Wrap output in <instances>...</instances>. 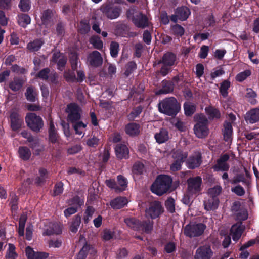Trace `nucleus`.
Wrapping results in <instances>:
<instances>
[{
    "label": "nucleus",
    "instance_id": "a18cd8bd",
    "mask_svg": "<svg viewBox=\"0 0 259 259\" xmlns=\"http://www.w3.org/2000/svg\"><path fill=\"white\" fill-rule=\"evenodd\" d=\"M81 222V217L79 215H76L70 226V230L72 232L75 233L78 230Z\"/></svg>",
    "mask_w": 259,
    "mask_h": 259
},
{
    "label": "nucleus",
    "instance_id": "6e6552de",
    "mask_svg": "<svg viewBox=\"0 0 259 259\" xmlns=\"http://www.w3.org/2000/svg\"><path fill=\"white\" fill-rule=\"evenodd\" d=\"M172 154L175 161L171 165L170 169L173 171L179 170L181 167V163L187 157V153L186 152L178 149L174 150Z\"/></svg>",
    "mask_w": 259,
    "mask_h": 259
},
{
    "label": "nucleus",
    "instance_id": "72a5a7b5",
    "mask_svg": "<svg viewBox=\"0 0 259 259\" xmlns=\"http://www.w3.org/2000/svg\"><path fill=\"white\" fill-rule=\"evenodd\" d=\"M25 95L26 99L30 102H35L37 99V94L36 91L32 87L27 88Z\"/></svg>",
    "mask_w": 259,
    "mask_h": 259
},
{
    "label": "nucleus",
    "instance_id": "f03ea898",
    "mask_svg": "<svg viewBox=\"0 0 259 259\" xmlns=\"http://www.w3.org/2000/svg\"><path fill=\"white\" fill-rule=\"evenodd\" d=\"M158 109L162 113L169 116H174L179 111L180 106L177 100L171 97L161 101L159 103Z\"/></svg>",
    "mask_w": 259,
    "mask_h": 259
},
{
    "label": "nucleus",
    "instance_id": "b1692460",
    "mask_svg": "<svg viewBox=\"0 0 259 259\" xmlns=\"http://www.w3.org/2000/svg\"><path fill=\"white\" fill-rule=\"evenodd\" d=\"M52 61L57 63L59 69L62 70L66 63L67 59L62 54L56 52L53 54Z\"/></svg>",
    "mask_w": 259,
    "mask_h": 259
},
{
    "label": "nucleus",
    "instance_id": "4be33fe9",
    "mask_svg": "<svg viewBox=\"0 0 259 259\" xmlns=\"http://www.w3.org/2000/svg\"><path fill=\"white\" fill-rule=\"evenodd\" d=\"M52 16L53 12L50 10H46L43 12L41 17L42 21L41 27L44 25L47 27H51L52 25Z\"/></svg>",
    "mask_w": 259,
    "mask_h": 259
},
{
    "label": "nucleus",
    "instance_id": "412c9836",
    "mask_svg": "<svg viewBox=\"0 0 259 259\" xmlns=\"http://www.w3.org/2000/svg\"><path fill=\"white\" fill-rule=\"evenodd\" d=\"M201 162L200 153L196 152L188 160L187 165L190 168H194L199 166Z\"/></svg>",
    "mask_w": 259,
    "mask_h": 259
},
{
    "label": "nucleus",
    "instance_id": "423d86ee",
    "mask_svg": "<svg viewBox=\"0 0 259 259\" xmlns=\"http://www.w3.org/2000/svg\"><path fill=\"white\" fill-rule=\"evenodd\" d=\"M27 125L33 131L38 132L44 126L41 118L33 113H28L25 117Z\"/></svg>",
    "mask_w": 259,
    "mask_h": 259
},
{
    "label": "nucleus",
    "instance_id": "5fc2aeb1",
    "mask_svg": "<svg viewBox=\"0 0 259 259\" xmlns=\"http://www.w3.org/2000/svg\"><path fill=\"white\" fill-rule=\"evenodd\" d=\"M251 75V71L249 70H246L243 72L238 73L236 76V79L241 82L244 80L247 77Z\"/></svg>",
    "mask_w": 259,
    "mask_h": 259
},
{
    "label": "nucleus",
    "instance_id": "3c124183",
    "mask_svg": "<svg viewBox=\"0 0 259 259\" xmlns=\"http://www.w3.org/2000/svg\"><path fill=\"white\" fill-rule=\"evenodd\" d=\"M95 212V209L92 207H88L85 211L83 220L85 223H88L92 218Z\"/></svg>",
    "mask_w": 259,
    "mask_h": 259
},
{
    "label": "nucleus",
    "instance_id": "c9c22d12",
    "mask_svg": "<svg viewBox=\"0 0 259 259\" xmlns=\"http://www.w3.org/2000/svg\"><path fill=\"white\" fill-rule=\"evenodd\" d=\"M19 157L24 160H27L31 156V152L30 149L24 146L20 147L18 149Z\"/></svg>",
    "mask_w": 259,
    "mask_h": 259
},
{
    "label": "nucleus",
    "instance_id": "37998d69",
    "mask_svg": "<svg viewBox=\"0 0 259 259\" xmlns=\"http://www.w3.org/2000/svg\"><path fill=\"white\" fill-rule=\"evenodd\" d=\"M246 98L248 101L252 104H255L256 103V93L251 89H247Z\"/></svg>",
    "mask_w": 259,
    "mask_h": 259
},
{
    "label": "nucleus",
    "instance_id": "9b49d317",
    "mask_svg": "<svg viewBox=\"0 0 259 259\" xmlns=\"http://www.w3.org/2000/svg\"><path fill=\"white\" fill-rule=\"evenodd\" d=\"M213 252L209 245H206L199 247L196 251L195 259H210Z\"/></svg>",
    "mask_w": 259,
    "mask_h": 259
},
{
    "label": "nucleus",
    "instance_id": "c85d7f7f",
    "mask_svg": "<svg viewBox=\"0 0 259 259\" xmlns=\"http://www.w3.org/2000/svg\"><path fill=\"white\" fill-rule=\"evenodd\" d=\"M125 131L130 136H137L140 132V126L135 123H129L125 126Z\"/></svg>",
    "mask_w": 259,
    "mask_h": 259
},
{
    "label": "nucleus",
    "instance_id": "f8f14e48",
    "mask_svg": "<svg viewBox=\"0 0 259 259\" xmlns=\"http://www.w3.org/2000/svg\"><path fill=\"white\" fill-rule=\"evenodd\" d=\"M103 13L109 19H114L119 17L121 9L120 8L107 5L102 8Z\"/></svg>",
    "mask_w": 259,
    "mask_h": 259
},
{
    "label": "nucleus",
    "instance_id": "2eb2a0df",
    "mask_svg": "<svg viewBox=\"0 0 259 259\" xmlns=\"http://www.w3.org/2000/svg\"><path fill=\"white\" fill-rule=\"evenodd\" d=\"M87 61L91 65L98 67L102 65L103 58L99 52L94 51L88 55Z\"/></svg>",
    "mask_w": 259,
    "mask_h": 259
},
{
    "label": "nucleus",
    "instance_id": "2f4dec72",
    "mask_svg": "<svg viewBox=\"0 0 259 259\" xmlns=\"http://www.w3.org/2000/svg\"><path fill=\"white\" fill-rule=\"evenodd\" d=\"M64 76L68 80H73L76 79L77 81H81L84 78V74L82 71L79 70L77 71V76H75L74 72H71L70 73L66 72L64 74Z\"/></svg>",
    "mask_w": 259,
    "mask_h": 259
},
{
    "label": "nucleus",
    "instance_id": "09e8293b",
    "mask_svg": "<svg viewBox=\"0 0 259 259\" xmlns=\"http://www.w3.org/2000/svg\"><path fill=\"white\" fill-rule=\"evenodd\" d=\"M184 108L185 114L188 116L192 115L195 111V106L189 102L185 103Z\"/></svg>",
    "mask_w": 259,
    "mask_h": 259
},
{
    "label": "nucleus",
    "instance_id": "e433bc0d",
    "mask_svg": "<svg viewBox=\"0 0 259 259\" xmlns=\"http://www.w3.org/2000/svg\"><path fill=\"white\" fill-rule=\"evenodd\" d=\"M117 187L116 189L118 192H121L125 190L127 186V179L121 175L117 177Z\"/></svg>",
    "mask_w": 259,
    "mask_h": 259
},
{
    "label": "nucleus",
    "instance_id": "ea45409f",
    "mask_svg": "<svg viewBox=\"0 0 259 259\" xmlns=\"http://www.w3.org/2000/svg\"><path fill=\"white\" fill-rule=\"evenodd\" d=\"M24 83L22 79L15 78L10 83L9 87L13 91H17L21 88Z\"/></svg>",
    "mask_w": 259,
    "mask_h": 259
},
{
    "label": "nucleus",
    "instance_id": "49530a36",
    "mask_svg": "<svg viewBox=\"0 0 259 259\" xmlns=\"http://www.w3.org/2000/svg\"><path fill=\"white\" fill-rule=\"evenodd\" d=\"M17 254L15 251V247L12 244H9L6 257L7 259H16Z\"/></svg>",
    "mask_w": 259,
    "mask_h": 259
},
{
    "label": "nucleus",
    "instance_id": "e2e57ef3",
    "mask_svg": "<svg viewBox=\"0 0 259 259\" xmlns=\"http://www.w3.org/2000/svg\"><path fill=\"white\" fill-rule=\"evenodd\" d=\"M77 56L76 54H72L70 56V62L72 69L74 71L77 67Z\"/></svg>",
    "mask_w": 259,
    "mask_h": 259
},
{
    "label": "nucleus",
    "instance_id": "4468645a",
    "mask_svg": "<svg viewBox=\"0 0 259 259\" xmlns=\"http://www.w3.org/2000/svg\"><path fill=\"white\" fill-rule=\"evenodd\" d=\"M83 200L78 197L74 198L70 203L73 206L70 207L64 210V213L65 216L67 218L75 213L77 211V209L83 204Z\"/></svg>",
    "mask_w": 259,
    "mask_h": 259
},
{
    "label": "nucleus",
    "instance_id": "4c0bfd02",
    "mask_svg": "<svg viewBox=\"0 0 259 259\" xmlns=\"http://www.w3.org/2000/svg\"><path fill=\"white\" fill-rule=\"evenodd\" d=\"M205 112L210 119H218L221 116L219 111L212 107L206 108Z\"/></svg>",
    "mask_w": 259,
    "mask_h": 259
},
{
    "label": "nucleus",
    "instance_id": "dca6fc26",
    "mask_svg": "<svg viewBox=\"0 0 259 259\" xmlns=\"http://www.w3.org/2000/svg\"><path fill=\"white\" fill-rule=\"evenodd\" d=\"M244 228V226L241 223H237L231 227L230 235L232 236L233 241L237 242Z\"/></svg>",
    "mask_w": 259,
    "mask_h": 259
},
{
    "label": "nucleus",
    "instance_id": "603ef678",
    "mask_svg": "<svg viewBox=\"0 0 259 259\" xmlns=\"http://www.w3.org/2000/svg\"><path fill=\"white\" fill-rule=\"evenodd\" d=\"M110 54L113 57L117 56L119 51V45L116 42L112 41L110 47Z\"/></svg>",
    "mask_w": 259,
    "mask_h": 259
},
{
    "label": "nucleus",
    "instance_id": "a19ab883",
    "mask_svg": "<svg viewBox=\"0 0 259 259\" xmlns=\"http://www.w3.org/2000/svg\"><path fill=\"white\" fill-rule=\"evenodd\" d=\"M18 22L20 25L25 27L30 23L31 19L28 15L22 14L18 16Z\"/></svg>",
    "mask_w": 259,
    "mask_h": 259
},
{
    "label": "nucleus",
    "instance_id": "f3484780",
    "mask_svg": "<svg viewBox=\"0 0 259 259\" xmlns=\"http://www.w3.org/2000/svg\"><path fill=\"white\" fill-rule=\"evenodd\" d=\"M21 135L24 138H27L29 141L31 142V148L37 152L36 154H38L39 151L42 150L43 147L40 144L39 141L37 139H33L29 133L24 131L21 133Z\"/></svg>",
    "mask_w": 259,
    "mask_h": 259
},
{
    "label": "nucleus",
    "instance_id": "7c9ffc66",
    "mask_svg": "<svg viewBox=\"0 0 259 259\" xmlns=\"http://www.w3.org/2000/svg\"><path fill=\"white\" fill-rule=\"evenodd\" d=\"M176 13L179 19L184 21L188 18L190 14V11L187 7H181L177 9Z\"/></svg>",
    "mask_w": 259,
    "mask_h": 259
},
{
    "label": "nucleus",
    "instance_id": "de8ad7c7",
    "mask_svg": "<svg viewBox=\"0 0 259 259\" xmlns=\"http://www.w3.org/2000/svg\"><path fill=\"white\" fill-rule=\"evenodd\" d=\"M91 44L94 47L97 49H101L103 48V44L100 38L96 36H92L90 40Z\"/></svg>",
    "mask_w": 259,
    "mask_h": 259
},
{
    "label": "nucleus",
    "instance_id": "cd10ccee",
    "mask_svg": "<svg viewBox=\"0 0 259 259\" xmlns=\"http://www.w3.org/2000/svg\"><path fill=\"white\" fill-rule=\"evenodd\" d=\"M62 232V226L58 223H51L49 228L47 229L44 232V234L51 235L54 234H60Z\"/></svg>",
    "mask_w": 259,
    "mask_h": 259
},
{
    "label": "nucleus",
    "instance_id": "774afa93",
    "mask_svg": "<svg viewBox=\"0 0 259 259\" xmlns=\"http://www.w3.org/2000/svg\"><path fill=\"white\" fill-rule=\"evenodd\" d=\"M48 256V253L46 252H35L32 259H46Z\"/></svg>",
    "mask_w": 259,
    "mask_h": 259
},
{
    "label": "nucleus",
    "instance_id": "aec40b11",
    "mask_svg": "<svg viewBox=\"0 0 259 259\" xmlns=\"http://www.w3.org/2000/svg\"><path fill=\"white\" fill-rule=\"evenodd\" d=\"M247 122L254 123L259 120V109L254 108L247 112L245 116Z\"/></svg>",
    "mask_w": 259,
    "mask_h": 259
},
{
    "label": "nucleus",
    "instance_id": "864d4df0",
    "mask_svg": "<svg viewBox=\"0 0 259 259\" xmlns=\"http://www.w3.org/2000/svg\"><path fill=\"white\" fill-rule=\"evenodd\" d=\"M222 191V188L220 186H216L211 188L208 190L209 197H217Z\"/></svg>",
    "mask_w": 259,
    "mask_h": 259
},
{
    "label": "nucleus",
    "instance_id": "5701e85b",
    "mask_svg": "<svg viewBox=\"0 0 259 259\" xmlns=\"http://www.w3.org/2000/svg\"><path fill=\"white\" fill-rule=\"evenodd\" d=\"M154 138L158 143L162 144L168 141L170 137L167 130L161 128L159 132L155 134Z\"/></svg>",
    "mask_w": 259,
    "mask_h": 259
},
{
    "label": "nucleus",
    "instance_id": "473e14b6",
    "mask_svg": "<svg viewBox=\"0 0 259 259\" xmlns=\"http://www.w3.org/2000/svg\"><path fill=\"white\" fill-rule=\"evenodd\" d=\"M176 59V56L175 54L167 53L163 56L162 62L164 65L171 66L174 65Z\"/></svg>",
    "mask_w": 259,
    "mask_h": 259
},
{
    "label": "nucleus",
    "instance_id": "6e6d98bb",
    "mask_svg": "<svg viewBox=\"0 0 259 259\" xmlns=\"http://www.w3.org/2000/svg\"><path fill=\"white\" fill-rule=\"evenodd\" d=\"M165 205L166 209L170 212H174L175 210V200L173 198H168L165 201Z\"/></svg>",
    "mask_w": 259,
    "mask_h": 259
},
{
    "label": "nucleus",
    "instance_id": "a211bd4d",
    "mask_svg": "<svg viewBox=\"0 0 259 259\" xmlns=\"http://www.w3.org/2000/svg\"><path fill=\"white\" fill-rule=\"evenodd\" d=\"M229 159V156L227 154L222 155L218 160L217 164L213 166V168L215 171H226L229 168L228 165L226 163V161Z\"/></svg>",
    "mask_w": 259,
    "mask_h": 259
},
{
    "label": "nucleus",
    "instance_id": "39448f33",
    "mask_svg": "<svg viewBox=\"0 0 259 259\" xmlns=\"http://www.w3.org/2000/svg\"><path fill=\"white\" fill-rule=\"evenodd\" d=\"M127 17L131 19L135 25L139 28H144L148 26L147 17L138 11L130 10L127 13Z\"/></svg>",
    "mask_w": 259,
    "mask_h": 259
},
{
    "label": "nucleus",
    "instance_id": "052dcab7",
    "mask_svg": "<svg viewBox=\"0 0 259 259\" xmlns=\"http://www.w3.org/2000/svg\"><path fill=\"white\" fill-rule=\"evenodd\" d=\"M231 191L238 196H242L245 193L244 189L240 185H237L231 188Z\"/></svg>",
    "mask_w": 259,
    "mask_h": 259
},
{
    "label": "nucleus",
    "instance_id": "13d9d810",
    "mask_svg": "<svg viewBox=\"0 0 259 259\" xmlns=\"http://www.w3.org/2000/svg\"><path fill=\"white\" fill-rule=\"evenodd\" d=\"M19 7L22 11H28L30 8L29 0H21L19 4Z\"/></svg>",
    "mask_w": 259,
    "mask_h": 259
},
{
    "label": "nucleus",
    "instance_id": "680f3d73",
    "mask_svg": "<svg viewBox=\"0 0 259 259\" xmlns=\"http://www.w3.org/2000/svg\"><path fill=\"white\" fill-rule=\"evenodd\" d=\"M81 149V146L80 144H76L69 147L67 150V153L69 154H75L80 151Z\"/></svg>",
    "mask_w": 259,
    "mask_h": 259
},
{
    "label": "nucleus",
    "instance_id": "338daca9",
    "mask_svg": "<svg viewBox=\"0 0 259 259\" xmlns=\"http://www.w3.org/2000/svg\"><path fill=\"white\" fill-rule=\"evenodd\" d=\"M99 140L96 137H93L87 141V145L91 147H95L98 144Z\"/></svg>",
    "mask_w": 259,
    "mask_h": 259
},
{
    "label": "nucleus",
    "instance_id": "79ce46f5",
    "mask_svg": "<svg viewBox=\"0 0 259 259\" xmlns=\"http://www.w3.org/2000/svg\"><path fill=\"white\" fill-rule=\"evenodd\" d=\"M94 252V249L89 245H84L77 254L75 259H85L88 251Z\"/></svg>",
    "mask_w": 259,
    "mask_h": 259
},
{
    "label": "nucleus",
    "instance_id": "4d7b16f0",
    "mask_svg": "<svg viewBox=\"0 0 259 259\" xmlns=\"http://www.w3.org/2000/svg\"><path fill=\"white\" fill-rule=\"evenodd\" d=\"M172 31L175 35L179 36H182L185 32L183 27L177 24L172 26Z\"/></svg>",
    "mask_w": 259,
    "mask_h": 259
},
{
    "label": "nucleus",
    "instance_id": "1a4fd4ad",
    "mask_svg": "<svg viewBox=\"0 0 259 259\" xmlns=\"http://www.w3.org/2000/svg\"><path fill=\"white\" fill-rule=\"evenodd\" d=\"M163 211V208L160 202L153 201L151 202L148 208L146 210V216L151 219H155L158 217Z\"/></svg>",
    "mask_w": 259,
    "mask_h": 259
},
{
    "label": "nucleus",
    "instance_id": "f704fd0d",
    "mask_svg": "<svg viewBox=\"0 0 259 259\" xmlns=\"http://www.w3.org/2000/svg\"><path fill=\"white\" fill-rule=\"evenodd\" d=\"M44 41L41 39H37L30 41L27 45V49L31 52H35L40 49Z\"/></svg>",
    "mask_w": 259,
    "mask_h": 259
},
{
    "label": "nucleus",
    "instance_id": "a878e982",
    "mask_svg": "<svg viewBox=\"0 0 259 259\" xmlns=\"http://www.w3.org/2000/svg\"><path fill=\"white\" fill-rule=\"evenodd\" d=\"M115 150L116 156L119 158L121 159L127 157L129 153V150L126 145L118 144L116 146Z\"/></svg>",
    "mask_w": 259,
    "mask_h": 259
},
{
    "label": "nucleus",
    "instance_id": "ddd939ff",
    "mask_svg": "<svg viewBox=\"0 0 259 259\" xmlns=\"http://www.w3.org/2000/svg\"><path fill=\"white\" fill-rule=\"evenodd\" d=\"M202 180L200 177L190 178L188 180L189 192L196 193L200 190Z\"/></svg>",
    "mask_w": 259,
    "mask_h": 259
},
{
    "label": "nucleus",
    "instance_id": "7ed1b4c3",
    "mask_svg": "<svg viewBox=\"0 0 259 259\" xmlns=\"http://www.w3.org/2000/svg\"><path fill=\"white\" fill-rule=\"evenodd\" d=\"M195 119L197 122L194 127L195 135L199 138L205 137L209 133L206 117L204 115L198 114L195 115Z\"/></svg>",
    "mask_w": 259,
    "mask_h": 259
},
{
    "label": "nucleus",
    "instance_id": "69168bd1",
    "mask_svg": "<svg viewBox=\"0 0 259 259\" xmlns=\"http://www.w3.org/2000/svg\"><path fill=\"white\" fill-rule=\"evenodd\" d=\"M113 237V233L112 231H111L109 230H107V229L104 230L103 235H102V237L104 240H106V241L109 240L110 239L112 238Z\"/></svg>",
    "mask_w": 259,
    "mask_h": 259
},
{
    "label": "nucleus",
    "instance_id": "393cba45",
    "mask_svg": "<svg viewBox=\"0 0 259 259\" xmlns=\"http://www.w3.org/2000/svg\"><path fill=\"white\" fill-rule=\"evenodd\" d=\"M11 121V127L14 131L19 129L23 123V119L20 116L15 113H13L10 115Z\"/></svg>",
    "mask_w": 259,
    "mask_h": 259
},
{
    "label": "nucleus",
    "instance_id": "6ab92c4d",
    "mask_svg": "<svg viewBox=\"0 0 259 259\" xmlns=\"http://www.w3.org/2000/svg\"><path fill=\"white\" fill-rule=\"evenodd\" d=\"M219 204V200L217 197H209L204 201V208L207 211L215 210Z\"/></svg>",
    "mask_w": 259,
    "mask_h": 259
},
{
    "label": "nucleus",
    "instance_id": "f257e3e1",
    "mask_svg": "<svg viewBox=\"0 0 259 259\" xmlns=\"http://www.w3.org/2000/svg\"><path fill=\"white\" fill-rule=\"evenodd\" d=\"M172 183V178L168 175L158 176L151 185V191L158 196L167 193L170 189Z\"/></svg>",
    "mask_w": 259,
    "mask_h": 259
},
{
    "label": "nucleus",
    "instance_id": "bf43d9fd",
    "mask_svg": "<svg viewBox=\"0 0 259 259\" xmlns=\"http://www.w3.org/2000/svg\"><path fill=\"white\" fill-rule=\"evenodd\" d=\"M144 170V166L143 164L140 162L136 163L133 167V171L135 174H141Z\"/></svg>",
    "mask_w": 259,
    "mask_h": 259
},
{
    "label": "nucleus",
    "instance_id": "9d476101",
    "mask_svg": "<svg viewBox=\"0 0 259 259\" xmlns=\"http://www.w3.org/2000/svg\"><path fill=\"white\" fill-rule=\"evenodd\" d=\"M66 112L68 113V120L73 122L78 121L80 118L81 110L75 104H70L67 106Z\"/></svg>",
    "mask_w": 259,
    "mask_h": 259
},
{
    "label": "nucleus",
    "instance_id": "58836bf2",
    "mask_svg": "<svg viewBox=\"0 0 259 259\" xmlns=\"http://www.w3.org/2000/svg\"><path fill=\"white\" fill-rule=\"evenodd\" d=\"M73 128L75 131V133L79 135H82V136L84 135V131L86 127V124L83 123L81 121H76L75 122H73Z\"/></svg>",
    "mask_w": 259,
    "mask_h": 259
},
{
    "label": "nucleus",
    "instance_id": "20e7f679",
    "mask_svg": "<svg viewBox=\"0 0 259 259\" xmlns=\"http://www.w3.org/2000/svg\"><path fill=\"white\" fill-rule=\"evenodd\" d=\"M124 222L130 228L149 233L153 228V223L151 221L143 222L142 224L135 218H128L124 219Z\"/></svg>",
    "mask_w": 259,
    "mask_h": 259
},
{
    "label": "nucleus",
    "instance_id": "bb28decb",
    "mask_svg": "<svg viewBox=\"0 0 259 259\" xmlns=\"http://www.w3.org/2000/svg\"><path fill=\"white\" fill-rule=\"evenodd\" d=\"M128 200L125 197H117L110 202V205L113 209H120L125 206Z\"/></svg>",
    "mask_w": 259,
    "mask_h": 259
},
{
    "label": "nucleus",
    "instance_id": "8fccbe9b",
    "mask_svg": "<svg viewBox=\"0 0 259 259\" xmlns=\"http://www.w3.org/2000/svg\"><path fill=\"white\" fill-rule=\"evenodd\" d=\"M230 83L228 80H225L221 84L220 88V91L223 96L226 97L228 95L227 90L230 87Z\"/></svg>",
    "mask_w": 259,
    "mask_h": 259
},
{
    "label": "nucleus",
    "instance_id": "0eeeda50",
    "mask_svg": "<svg viewBox=\"0 0 259 259\" xmlns=\"http://www.w3.org/2000/svg\"><path fill=\"white\" fill-rule=\"evenodd\" d=\"M206 226L202 223L190 224L186 226L184 234L190 237L198 236L203 234Z\"/></svg>",
    "mask_w": 259,
    "mask_h": 259
},
{
    "label": "nucleus",
    "instance_id": "c03bdc74",
    "mask_svg": "<svg viewBox=\"0 0 259 259\" xmlns=\"http://www.w3.org/2000/svg\"><path fill=\"white\" fill-rule=\"evenodd\" d=\"M49 139L52 143H55L57 140V135L53 122L51 121L49 130Z\"/></svg>",
    "mask_w": 259,
    "mask_h": 259
},
{
    "label": "nucleus",
    "instance_id": "c756f323",
    "mask_svg": "<svg viewBox=\"0 0 259 259\" xmlns=\"http://www.w3.org/2000/svg\"><path fill=\"white\" fill-rule=\"evenodd\" d=\"M233 129L232 124L228 122H225L223 131L224 139L226 141L230 143L232 140Z\"/></svg>",
    "mask_w": 259,
    "mask_h": 259
},
{
    "label": "nucleus",
    "instance_id": "0e129e2a",
    "mask_svg": "<svg viewBox=\"0 0 259 259\" xmlns=\"http://www.w3.org/2000/svg\"><path fill=\"white\" fill-rule=\"evenodd\" d=\"M63 184L61 182L57 184L54 188V195H58L61 194L63 191Z\"/></svg>",
    "mask_w": 259,
    "mask_h": 259
}]
</instances>
